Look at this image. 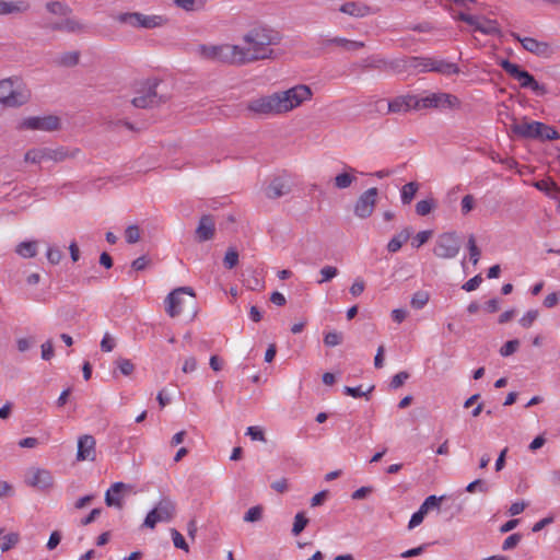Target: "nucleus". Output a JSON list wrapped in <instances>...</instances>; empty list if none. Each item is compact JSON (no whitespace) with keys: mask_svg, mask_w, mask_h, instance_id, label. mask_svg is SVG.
<instances>
[{"mask_svg":"<svg viewBox=\"0 0 560 560\" xmlns=\"http://www.w3.org/2000/svg\"><path fill=\"white\" fill-rule=\"evenodd\" d=\"M46 257L51 265H58L63 257V253L56 246H49L47 248Z\"/></svg>","mask_w":560,"mask_h":560,"instance_id":"nucleus-51","label":"nucleus"},{"mask_svg":"<svg viewBox=\"0 0 560 560\" xmlns=\"http://www.w3.org/2000/svg\"><path fill=\"white\" fill-rule=\"evenodd\" d=\"M32 92L25 81L19 75L0 80V104L5 108H20L26 105Z\"/></svg>","mask_w":560,"mask_h":560,"instance_id":"nucleus-3","label":"nucleus"},{"mask_svg":"<svg viewBox=\"0 0 560 560\" xmlns=\"http://www.w3.org/2000/svg\"><path fill=\"white\" fill-rule=\"evenodd\" d=\"M262 506L261 505H256V506H253L250 508L244 515V521L245 522H249V523H254V522H258L261 520L262 517Z\"/></svg>","mask_w":560,"mask_h":560,"instance_id":"nucleus-48","label":"nucleus"},{"mask_svg":"<svg viewBox=\"0 0 560 560\" xmlns=\"http://www.w3.org/2000/svg\"><path fill=\"white\" fill-rule=\"evenodd\" d=\"M521 540H522V535L520 533L510 535L503 541L502 550L506 551V550H511V549L515 548L520 544Z\"/></svg>","mask_w":560,"mask_h":560,"instance_id":"nucleus-58","label":"nucleus"},{"mask_svg":"<svg viewBox=\"0 0 560 560\" xmlns=\"http://www.w3.org/2000/svg\"><path fill=\"white\" fill-rule=\"evenodd\" d=\"M80 52L79 51H67L61 54L56 60L57 65L63 67H73L79 63Z\"/></svg>","mask_w":560,"mask_h":560,"instance_id":"nucleus-37","label":"nucleus"},{"mask_svg":"<svg viewBox=\"0 0 560 560\" xmlns=\"http://www.w3.org/2000/svg\"><path fill=\"white\" fill-rule=\"evenodd\" d=\"M378 189L376 187L369 188L359 196L354 205V214L360 219L369 218L375 208Z\"/></svg>","mask_w":560,"mask_h":560,"instance_id":"nucleus-14","label":"nucleus"},{"mask_svg":"<svg viewBox=\"0 0 560 560\" xmlns=\"http://www.w3.org/2000/svg\"><path fill=\"white\" fill-rule=\"evenodd\" d=\"M171 536H172L173 544L176 548L182 549L186 552L189 551L188 544L186 542L185 538L177 529L172 528Z\"/></svg>","mask_w":560,"mask_h":560,"instance_id":"nucleus-49","label":"nucleus"},{"mask_svg":"<svg viewBox=\"0 0 560 560\" xmlns=\"http://www.w3.org/2000/svg\"><path fill=\"white\" fill-rule=\"evenodd\" d=\"M540 127H542V122L540 121H530V122H522L514 124L511 126L512 131L523 138L526 139H538L540 132Z\"/></svg>","mask_w":560,"mask_h":560,"instance_id":"nucleus-21","label":"nucleus"},{"mask_svg":"<svg viewBox=\"0 0 560 560\" xmlns=\"http://www.w3.org/2000/svg\"><path fill=\"white\" fill-rule=\"evenodd\" d=\"M48 13L63 18L60 21L46 20L43 28L50 32H65L69 34H84L88 31L86 24L74 16H70L72 9L62 1H48L45 4Z\"/></svg>","mask_w":560,"mask_h":560,"instance_id":"nucleus-2","label":"nucleus"},{"mask_svg":"<svg viewBox=\"0 0 560 560\" xmlns=\"http://www.w3.org/2000/svg\"><path fill=\"white\" fill-rule=\"evenodd\" d=\"M347 170L349 172H342L335 176L334 185L337 189H346L357 180V177L354 176L357 170L350 166H347Z\"/></svg>","mask_w":560,"mask_h":560,"instance_id":"nucleus-30","label":"nucleus"},{"mask_svg":"<svg viewBox=\"0 0 560 560\" xmlns=\"http://www.w3.org/2000/svg\"><path fill=\"white\" fill-rule=\"evenodd\" d=\"M159 80H147L137 90V95L131 101L132 105L137 108H153L165 103L167 97L159 92Z\"/></svg>","mask_w":560,"mask_h":560,"instance_id":"nucleus-6","label":"nucleus"},{"mask_svg":"<svg viewBox=\"0 0 560 560\" xmlns=\"http://www.w3.org/2000/svg\"><path fill=\"white\" fill-rule=\"evenodd\" d=\"M140 12H122L115 16V20L124 25L139 30Z\"/></svg>","mask_w":560,"mask_h":560,"instance_id":"nucleus-34","label":"nucleus"},{"mask_svg":"<svg viewBox=\"0 0 560 560\" xmlns=\"http://www.w3.org/2000/svg\"><path fill=\"white\" fill-rule=\"evenodd\" d=\"M373 389H374L373 385L370 386L366 390H363L362 386H357V387L345 386L343 393L353 398L365 397L366 399H369V394H371Z\"/></svg>","mask_w":560,"mask_h":560,"instance_id":"nucleus-43","label":"nucleus"},{"mask_svg":"<svg viewBox=\"0 0 560 560\" xmlns=\"http://www.w3.org/2000/svg\"><path fill=\"white\" fill-rule=\"evenodd\" d=\"M80 153L79 149L68 150L65 147L58 148H35L28 150L24 155V161L39 164L47 161H52L55 163L62 162L67 159H74Z\"/></svg>","mask_w":560,"mask_h":560,"instance_id":"nucleus-5","label":"nucleus"},{"mask_svg":"<svg viewBox=\"0 0 560 560\" xmlns=\"http://www.w3.org/2000/svg\"><path fill=\"white\" fill-rule=\"evenodd\" d=\"M223 262H224L225 268H228V269L234 268L238 262V253L233 248H229L225 253Z\"/></svg>","mask_w":560,"mask_h":560,"instance_id":"nucleus-54","label":"nucleus"},{"mask_svg":"<svg viewBox=\"0 0 560 560\" xmlns=\"http://www.w3.org/2000/svg\"><path fill=\"white\" fill-rule=\"evenodd\" d=\"M342 342V334L337 331H329L324 336V343L327 347H336Z\"/></svg>","mask_w":560,"mask_h":560,"instance_id":"nucleus-56","label":"nucleus"},{"mask_svg":"<svg viewBox=\"0 0 560 560\" xmlns=\"http://www.w3.org/2000/svg\"><path fill=\"white\" fill-rule=\"evenodd\" d=\"M520 82L521 88L532 90L536 95L542 96L547 94V88L544 84H539L535 78L526 70H523L516 79Z\"/></svg>","mask_w":560,"mask_h":560,"instance_id":"nucleus-24","label":"nucleus"},{"mask_svg":"<svg viewBox=\"0 0 560 560\" xmlns=\"http://www.w3.org/2000/svg\"><path fill=\"white\" fill-rule=\"evenodd\" d=\"M244 65L262 60H273L277 57L275 46L282 42V34L267 23L255 22L242 36Z\"/></svg>","mask_w":560,"mask_h":560,"instance_id":"nucleus-1","label":"nucleus"},{"mask_svg":"<svg viewBox=\"0 0 560 560\" xmlns=\"http://www.w3.org/2000/svg\"><path fill=\"white\" fill-rule=\"evenodd\" d=\"M198 55L208 61L219 62L231 66H245L243 62L244 52L240 45L220 44L206 45L201 44L197 48Z\"/></svg>","mask_w":560,"mask_h":560,"instance_id":"nucleus-4","label":"nucleus"},{"mask_svg":"<svg viewBox=\"0 0 560 560\" xmlns=\"http://www.w3.org/2000/svg\"><path fill=\"white\" fill-rule=\"evenodd\" d=\"M418 189H419V184L416 182H410V183H407L406 185H404L401 188V191H400L401 202L404 205H409L412 201V199L415 198Z\"/></svg>","mask_w":560,"mask_h":560,"instance_id":"nucleus-35","label":"nucleus"},{"mask_svg":"<svg viewBox=\"0 0 560 560\" xmlns=\"http://www.w3.org/2000/svg\"><path fill=\"white\" fill-rule=\"evenodd\" d=\"M429 299L430 294L427 291H417L411 298L410 305L415 310H421L427 305Z\"/></svg>","mask_w":560,"mask_h":560,"instance_id":"nucleus-41","label":"nucleus"},{"mask_svg":"<svg viewBox=\"0 0 560 560\" xmlns=\"http://www.w3.org/2000/svg\"><path fill=\"white\" fill-rule=\"evenodd\" d=\"M38 242L24 241L16 245L15 253L22 258H33L37 255Z\"/></svg>","mask_w":560,"mask_h":560,"instance_id":"nucleus-31","label":"nucleus"},{"mask_svg":"<svg viewBox=\"0 0 560 560\" xmlns=\"http://www.w3.org/2000/svg\"><path fill=\"white\" fill-rule=\"evenodd\" d=\"M290 187L281 178H275L266 188V196L270 199L280 198L289 194Z\"/></svg>","mask_w":560,"mask_h":560,"instance_id":"nucleus-28","label":"nucleus"},{"mask_svg":"<svg viewBox=\"0 0 560 560\" xmlns=\"http://www.w3.org/2000/svg\"><path fill=\"white\" fill-rule=\"evenodd\" d=\"M168 23V19L161 14H143L140 12L139 15V30H153L165 26Z\"/></svg>","mask_w":560,"mask_h":560,"instance_id":"nucleus-27","label":"nucleus"},{"mask_svg":"<svg viewBox=\"0 0 560 560\" xmlns=\"http://www.w3.org/2000/svg\"><path fill=\"white\" fill-rule=\"evenodd\" d=\"M214 220L211 215L205 214L200 218L199 224L196 229V237L199 242H206L214 235Z\"/></svg>","mask_w":560,"mask_h":560,"instance_id":"nucleus-23","label":"nucleus"},{"mask_svg":"<svg viewBox=\"0 0 560 560\" xmlns=\"http://www.w3.org/2000/svg\"><path fill=\"white\" fill-rule=\"evenodd\" d=\"M386 70L401 73L409 70V57L396 58L393 60L386 59Z\"/></svg>","mask_w":560,"mask_h":560,"instance_id":"nucleus-36","label":"nucleus"},{"mask_svg":"<svg viewBox=\"0 0 560 560\" xmlns=\"http://www.w3.org/2000/svg\"><path fill=\"white\" fill-rule=\"evenodd\" d=\"M431 235H432V231H430V230H425V231H421V232L417 233V235L413 237L412 246L419 248L420 246H422L423 244H425L429 241Z\"/></svg>","mask_w":560,"mask_h":560,"instance_id":"nucleus-60","label":"nucleus"},{"mask_svg":"<svg viewBox=\"0 0 560 560\" xmlns=\"http://www.w3.org/2000/svg\"><path fill=\"white\" fill-rule=\"evenodd\" d=\"M127 243L135 244L140 240V230L138 225H129L125 231Z\"/></svg>","mask_w":560,"mask_h":560,"instance_id":"nucleus-57","label":"nucleus"},{"mask_svg":"<svg viewBox=\"0 0 560 560\" xmlns=\"http://www.w3.org/2000/svg\"><path fill=\"white\" fill-rule=\"evenodd\" d=\"M338 269L334 266H325L320 269L319 273L322 279L317 281V283L322 284L324 282L330 281L338 275Z\"/></svg>","mask_w":560,"mask_h":560,"instance_id":"nucleus-52","label":"nucleus"},{"mask_svg":"<svg viewBox=\"0 0 560 560\" xmlns=\"http://www.w3.org/2000/svg\"><path fill=\"white\" fill-rule=\"evenodd\" d=\"M174 3L185 11H195L201 8V4L197 5V0H174Z\"/></svg>","mask_w":560,"mask_h":560,"instance_id":"nucleus-62","label":"nucleus"},{"mask_svg":"<svg viewBox=\"0 0 560 560\" xmlns=\"http://www.w3.org/2000/svg\"><path fill=\"white\" fill-rule=\"evenodd\" d=\"M308 522L310 521L304 512L296 513V515L294 516V522L291 530L292 535L299 536L305 529Z\"/></svg>","mask_w":560,"mask_h":560,"instance_id":"nucleus-39","label":"nucleus"},{"mask_svg":"<svg viewBox=\"0 0 560 560\" xmlns=\"http://www.w3.org/2000/svg\"><path fill=\"white\" fill-rule=\"evenodd\" d=\"M443 498L444 497H436L434 494L429 495L428 498H425V500L422 502L419 509L427 515L429 510L433 508H439Z\"/></svg>","mask_w":560,"mask_h":560,"instance_id":"nucleus-46","label":"nucleus"},{"mask_svg":"<svg viewBox=\"0 0 560 560\" xmlns=\"http://www.w3.org/2000/svg\"><path fill=\"white\" fill-rule=\"evenodd\" d=\"M520 347V341L517 339L506 341L500 349V354L502 357L512 355Z\"/></svg>","mask_w":560,"mask_h":560,"instance_id":"nucleus-55","label":"nucleus"},{"mask_svg":"<svg viewBox=\"0 0 560 560\" xmlns=\"http://www.w3.org/2000/svg\"><path fill=\"white\" fill-rule=\"evenodd\" d=\"M500 66L513 79H516V77L523 71L518 65L513 63L508 59L501 60Z\"/></svg>","mask_w":560,"mask_h":560,"instance_id":"nucleus-45","label":"nucleus"},{"mask_svg":"<svg viewBox=\"0 0 560 560\" xmlns=\"http://www.w3.org/2000/svg\"><path fill=\"white\" fill-rule=\"evenodd\" d=\"M477 489L480 492H487L488 491V486L486 485V482L483 480L476 479V480L471 481L470 483H468L467 487H466V491L469 492V493L475 492Z\"/></svg>","mask_w":560,"mask_h":560,"instance_id":"nucleus-64","label":"nucleus"},{"mask_svg":"<svg viewBox=\"0 0 560 560\" xmlns=\"http://www.w3.org/2000/svg\"><path fill=\"white\" fill-rule=\"evenodd\" d=\"M539 312L537 310H530L526 312L520 319V325L524 328H529L533 323L538 318Z\"/></svg>","mask_w":560,"mask_h":560,"instance_id":"nucleus-53","label":"nucleus"},{"mask_svg":"<svg viewBox=\"0 0 560 560\" xmlns=\"http://www.w3.org/2000/svg\"><path fill=\"white\" fill-rule=\"evenodd\" d=\"M20 540L18 533H10L2 537V544L0 546L2 552H7L12 549Z\"/></svg>","mask_w":560,"mask_h":560,"instance_id":"nucleus-44","label":"nucleus"},{"mask_svg":"<svg viewBox=\"0 0 560 560\" xmlns=\"http://www.w3.org/2000/svg\"><path fill=\"white\" fill-rule=\"evenodd\" d=\"M320 44H322L323 48L337 46V47L342 48L346 51H355L365 46V44L363 42L352 40V39H348L346 37H340V36L325 38L322 40Z\"/></svg>","mask_w":560,"mask_h":560,"instance_id":"nucleus-20","label":"nucleus"},{"mask_svg":"<svg viewBox=\"0 0 560 560\" xmlns=\"http://www.w3.org/2000/svg\"><path fill=\"white\" fill-rule=\"evenodd\" d=\"M409 378V373L405 372V371H401L397 374H395L393 377H392V381H390V384L389 386L393 388V389H397L399 388L400 386H402L405 384V382Z\"/></svg>","mask_w":560,"mask_h":560,"instance_id":"nucleus-59","label":"nucleus"},{"mask_svg":"<svg viewBox=\"0 0 560 560\" xmlns=\"http://www.w3.org/2000/svg\"><path fill=\"white\" fill-rule=\"evenodd\" d=\"M467 248L469 252V260L472 262V265H477L480 259L481 250L476 244V237L474 234L468 236Z\"/></svg>","mask_w":560,"mask_h":560,"instance_id":"nucleus-40","label":"nucleus"},{"mask_svg":"<svg viewBox=\"0 0 560 560\" xmlns=\"http://www.w3.org/2000/svg\"><path fill=\"white\" fill-rule=\"evenodd\" d=\"M61 127V120L56 115L46 116H31L22 119L18 126V130H39L51 132L59 130Z\"/></svg>","mask_w":560,"mask_h":560,"instance_id":"nucleus-11","label":"nucleus"},{"mask_svg":"<svg viewBox=\"0 0 560 560\" xmlns=\"http://www.w3.org/2000/svg\"><path fill=\"white\" fill-rule=\"evenodd\" d=\"M540 132L538 139L540 140H556L560 138L559 132L551 126H548L542 122V127H540Z\"/></svg>","mask_w":560,"mask_h":560,"instance_id":"nucleus-50","label":"nucleus"},{"mask_svg":"<svg viewBox=\"0 0 560 560\" xmlns=\"http://www.w3.org/2000/svg\"><path fill=\"white\" fill-rule=\"evenodd\" d=\"M430 57H409V69L419 73L429 72Z\"/></svg>","mask_w":560,"mask_h":560,"instance_id":"nucleus-38","label":"nucleus"},{"mask_svg":"<svg viewBox=\"0 0 560 560\" xmlns=\"http://www.w3.org/2000/svg\"><path fill=\"white\" fill-rule=\"evenodd\" d=\"M429 72H438L443 75L458 74L459 68L454 62H448L444 59H436L430 57Z\"/></svg>","mask_w":560,"mask_h":560,"instance_id":"nucleus-26","label":"nucleus"},{"mask_svg":"<svg viewBox=\"0 0 560 560\" xmlns=\"http://www.w3.org/2000/svg\"><path fill=\"white\" fill-rule=\"evenodd\" d=\"M460 250V238L456 232H445L438 236L433 254L442 259H453Z\"/></svg>","mask_w":560,"mask_h":560,"instance_id":"nucleus-9","label":"nucleus"},{"mask_svg":"<svg viewBox=\"0 0 560 560\" xmlns=\"http://www.w3.org/2000/svg\"><path fill=\"white\" fill-rule=\"evenodd\" d=\"M476 31H478L485 35H499L500 34V28L498 26L497 21L489 20L486 18H480Z\"/></svg>","mask_w":560,"mask_h":560,"instance_id":"nucleus-33","label":"nucleus"},{"mask_svg":"<svg viewBox=\"0 0 560 560\" xmlns=\"http://www.w3.org/2000/svg\"><path fill=\"white\" fill-rule=\"evenodd\" d=\"M359 67L364 71L365 70L385 71L386 70V58H383L378 55H372V56H369V57L362 59L359 62Z\"/></svg>","mask_w":560,"mask_h":560,"instance_id":"nucleus-29","label":"nucleus"},{"mask_svg":"<svg viewBox=\"0 0 560 560\" xmlns=\"http://www.w3.org/2000/svg\"><path fill=\"white\" fill-rule=\"evenodd\" d=\"M417 102L418 110L427 108H458L460 106V101L457 96L444 92L431 93L422 97L417 96Z\"/></svg>","mask_w":560,"mask_h":560,"instance_id":"nucleus-10","label":"nucleus"},{"mask_svg":"<svg viewBox=\"0 0 560 560\" xmlns=\"http://www.w3.org/2000/svg\"><path fill=\"white\" fill-rule=\"evenodd\" d=\"M436 203L433 198L420 200L416 205V212L418 215L424 217L428 215L434 208Z\"/></svg>","mask_w":560,"mask_h":560,"instance_id":"nucleus-42","label":"nucleus"},{"mask_svg":"<svg viewBox=\"0 0 560 560\" xmlns=\"http://www.w3.org/2000/svg\"><path fill=\"white\" fill-rule=\"evenodd\" d=\"M96 458V441L91 434H83L78 439L77 459L79 462L90 460Z\"/></svg>","mask_w":560,"mask_h":560,"instance_id":"nucleus-15","label":"nucleus"},{"mask_svg":"<svg viewBox=\"0 0 560 560\" xmlns=\"http://www.w3.org/2000/svg\"><path fill=\"white\" fill-rule=\"evenodd\" d=\"M338 11L355 19L365 18L373 12L372 8L361 1H346L339 5Z\"/></svg>","mask_w":560,"mask_h":560,"instance_id":"nucleus-17","label":"nucleus"},{"mask_svg":"<svg viewBox=\"0 0 560 560\" xmlns=\"http://www.w3.org/2000/svg\"><path fill=\"white\" fill-rule=\"evenodd\" d=\"M279 103L280 102L276 92L271 95L249 101L247 104V109L257 115H279L282 114Z\"/></svg>","mask_w":560,"mask_h":560,"instance_id":"nucleus-13","label":"nucleus"},{"mask_svg":"<svg viewBox=\"0 0 560 560\" xmlns=\"http://www.w3.org/2000/svg\"><path fill=\"white\" fill-rule=\"evenodd\" d=\"M115 363L120 373L126 376H129L135 371V365L129 359L118 358Z\"/></svg>","mask_w":560,"mask_h":560,"instance_id":"nucleus-47","label":"nucleus"},{"mask_svg":"<svg viewBox=\"0 0 560 560\" xmlns=\"http://www.w3.org/2000/svg\"><path fill=\"white\" fill-rule=\"evenodd\" d=\"M176 514V503L170 497H162L147 514L143 526L153 529L159 522H171Z\"/></svg>","mask_w":560,"mask_h":560,"instance_id":"nucleus-8","label":"nucleus"},{"mask_svg":"<svg viewBox=\"0 0 560 560\" xmlns=\"http://www.w3.org/2000/svg\"><path fill=\"white\" fill-rule=\"evenodd\" d=\"M54 483L51 474L46 469H36L27 479V485L40 490L49 489Z\"/></svg>","mask_w":560,"mask_h":560,"instance_id":"nucleus-25","label":"nucleus"},{"mask_svg":"<svg viewBox=\"0 0 560 560\" xmlns=\"http://www.w3.org/2000/svg\"><path fill=\"white\" fill-rule=\"evenodd\" d=\"M30 9L31 3L27 0H0V16L24 14Z\"/></svg>","mask_w":560,"mask_h":560,"instance_id":"nucleus-19","label":"nucleus"},{"mask_svg":"<svg viewBox=\"0 0 560 560\" xmlns=\"http://www.w3.org/2000/svg\"><path fill=\"white\" fill-rule=\"evenodd\" d=\"M42 359L49 361L55 355L54 345L50 339L45 341L42 346Z\"/></svg>","mask_w":560,"mask_h":560,"instance_id":"nucleus-63","label":"nucleus"},{"mask_svg":"<svg viewBox=\"0 0 560 560\" xmlns=\"http://www.w3.org/2000/svg\"><path fill=\"white\" fill-rule=\"evenodd\" d=\"M411 109L418 110V102L416 95H400L388 101L387 113L405 114Z\"/></svg>","mask_w":560,"mask_h":560,"instance_id":"nucleus-16","label":"nucleus"},{"mask_svg":"<svg viewBox=\"0 0 560 560\" xmlns=\"http://www.w3.org/2000/svg\"><path fill=\"white\" fill-rule=\"evenodd\" d=\"M184 294H188L190 296L189 302L194 303L195 292L190 287H179L173 290L165 299V311L171 317H176L183 312V306L185 304V300L183 298Z\"/></svg>","mask_w":560,"mask_h":560,"instance_id":"nucleus-12","label":"nucleus"},{"mask_svg":"<svg viewBox=\"0 0 560 560\" xmlns=\"http://www.w3.org/2000/svg\"><path fill=\"white\" fill-rule=\"evenodd\" d=\"M410 235V229L405 228L402 231H400L398 234L390 238V241L387 244V250L389 253L398 252L402 247V245L409 240Z\"/></svg>","mask_w":560,"mask_h":560,"instance_id":"nucleus-32","label":"nucleus"},{"mask_svg":"<svg viewBox=\"0 0 560 560\" xmlns=\"http://www.w3.org/2000/svg\"><path fill=\"white\" fill-rule=\"evenodd\" d=\"M512 36L522 44L525 50L539 57H547L549 55L550 47L547 43L538 42L533 37L521 38L520 35L515 33H513Z\"/></svg>","mask_w":560,"mask_h":560,"instance_id":"nucleus-18","label":"nucleus"},{"mask_svg":"<svg viewBox=\"0 0 560 560\" xmlns=\"http://www.w3.org/2000/svg\"><path fill=\"white\" fill-rule=\"evenodd\" d=\"M130 488V486L124 482H115L105 493V503L107 506H115L117 509H122V490Z\"/></svg>","mask_w":560,"mask_h":560,"instance_id":"nucleus-22","label":"nucleus"},{"mask_svg":"<svg viewBox=\"0 0 560 560\" xmlns=\"http://www.w3.org/2000/svg\"><path fill=\"white\" fill-rule=\"evenodd\" d=\"M277 95L283 114L299 107L305 101L311 100L313 93L308 85L299 84L285 91L277 92Z\"/></svg>","mask_w":560,"mask_h":560,"instance_id":"nucleus-7","label":"nucleus"},{"mask_svg":"<svg viewBox=\"0 0 560 560\" xmlns=\"http://www.w3.org/2000/svg\"><path fill=\"white\" fill-rule=\"evenodd\" d=\"M475 207V198L472 195H466L460 202V210L464 215L468 214Z\"/></svg>","mask_w":560,"mask_h":560,"instance_id":"nucleus-61","label":"nucleus"}]
</instances>
